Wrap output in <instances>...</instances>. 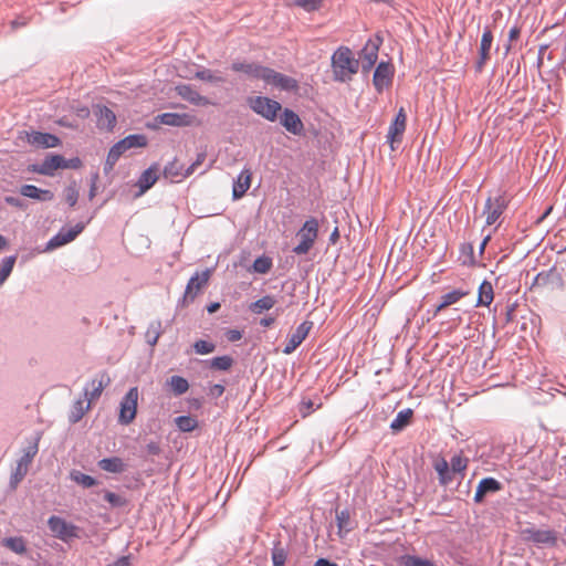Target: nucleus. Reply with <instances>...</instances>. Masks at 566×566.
Segmentation results:
<instances>
[{"mask_svg":"<svg viewBox=\"0 0 566 566\" xmlns=\"http://www.w3.org/2000/svg\"><path fill=\"white\" fill-rule=\"evenodd\" d=\"M379 43L368 41L360 52L361 69L368 72L377 62Z\"/></svg>","mask_w":566,"mask_h":566,"instance_id":"30","label":"nucleus"},{"mask_svg":"<svg viewBox=\"0 0 566 566\" xmlns=\"http://www.w3.org/2000/svg\"><path fill=\"white\" fill-rule=\"evenodd\" d=\"M20 193L23 197L34 199L41 202L51 201L54 193L49 189H41L34 185L25 184L20 187Z\"/></svg>","mask_w":566,"mask_h":566,"instance_id":"31","label":"nucleus"},{"mask_svg":"<svg viewBox=\"0 0 566 566\" xmlns=\"http://www.w3.org/2000/svg\"><path fill=\"white\" fill-rule=\"evenodd\" d=\"M64 157L59 154H49L40 164L31 166V171L43 176L52 177L54 172L62 169Z\"/></svg>","mask_w":566,"mask_h":566,"instance_id":"17","label":"nucleus"},{"mask_svg":"<svg viewBox=\"0 0 566 566\" xmlns=\"http://www.w3.org/2000/svg\"><path fill=\"white\" fill-rule=\"evenodd\" d=\"M158 170V165L154 164L142 172L136 184L138 187L137 196L144 195L156 184L159 179Z\"/></svg>","mask_w":566,"mask_h":566,"instance_id":"25","label":"nucleus"},{"mask_svg":"<svg viewBox=\"0 0 566 566\" xmlns=\"http://www.w3.org/2000/svg\"><path fill=\"white\" fill-rule=\"evenodd\" d=\"M313 323L310 321L302 322L296 329L289 335L287 342L283 348V354L290 355L292 354L306 338L312 328Z\"/></svg>","mask_w":566,"mask_h":566,"instance_id":"19","label":"nucleus"},{"mask_svg":"<svg viewBox=\"0 0 566 566\" xmlns=\"http://www.w3.org/2000/svg\"><path fill=\"white\" fill-rule=\"evenodd\" d=\"M90 221L91 218L86 222H77L71 228H61L60 231L48 241L45 249L50 251L72 242L83 232Z\"/></svg>","mask_w":566,"mask_h":566,"instance_id":"8","label":"nucleus"},{"mask_svg":"<svg viewBox=\"0 0 566 566\" xmlns=\"http://www.w3.org/2000/svg\"><path fill=\"white\" fill-rule=\"evenodd\" d=\"M503 214V211L496 209V208H493L486 216V219H485V224L486 226H492L494 224L499 218Z\"/></svg>","mask_w":566,"mask_h":566,"instance_id":"64","label":"nucleus"},{"mask_svg":"<svg viewBox=\"0 0 566 566\" xmlns=\"http://www.w3.org/2000/svg\"><path fill=\"white\" fill-rule=\"evenodd\" d=\"M111 384V378L106 371L101 374L99 379H93L91 381L92 390L88 391V385L84 388V396L88 401L99 398L105 387Z\"/></svg>","mask_w":566,"mask_h":566,"instance_id":"32","label":"nucleus"},{"mask_svg":"<svg viewBox=\"0 0 566 566\" xmlns=\"http://www.w3.org/2000/svg\"><path fill=\"white\" fill-rule=\"evenodd\" d=\"M264 83L273 85L284 92H296L298 90V81L294 77L276 72L268 67Z\"/></svg>","mask_w":566,"mask_h":566,"instance_id":"13","label":"nucleus"},{"mask_svg":"<svg viewBox=\"0 0 566 566\" xmlns=\"http://www.w3.org/2000/svg\"><path fill=\"white\" fill-rule=\"evenodd\" d=\"M468 463V458L463 457L461 453H455L451 457L449 465L452 468L455 475L459 474L463 478Z\"/></svg>","mask_w":566,"mask_h":566,"instance_id":"47","label":"nucleus"},{"mask_svg":"<svg viewBox=\"0 0 566 566\" xmlns=\"http://www.w3.org/2000/svg\"><path fill=\"white\" fill-rule=\"evenodd\" d=\"M41 436V432H35L33 437L28 439V444L22 449L23 454L18 460L17 468L10 475L11 488L14 489L27 475L29 465L39 451Z\"/></svg>","mask_w":566,"mask_h":566,"instance_id":"2","label":"nucleus"},{"mask_svg":"<svg viewBox=\"0 0 566 566\" xmlns=\"http://www.w3.org/2000/svg\"><path fill=\"white\" fill-rule=\"evenodd\" d=\"M336 524L338 527V533L342 535L349 533L353 530L352 523H350V513L347 509H344L342 511H336Z\"/></svg>","mask_w":566,"mask_h":566,"instance_id":"44","label":"nucleus"},{"mask_svg":"<svg viewBox=\"0 0 566 566\" xmlns=\"http://www.w3.org/2000/svg\"><path fill=\"white\" fill-rule=\"evenodd\" d=\"M177 94L185 101L196 106H206L210 102L206 96L199 94V92L190 84H180L176 86Z\"/></svg>","mask_w":566,"mask_h":566,"instance_id":"23","label":"nucleus"},{"mask_svg":"<svg viewBox=\"0 0 566 566\" xmlns=\"http://www.w3.org/2000/svg\"><path fill=\"white\" fill-rule=\"evenodd\" d=\"M28 142L40 148H54L61 144V139L56 135L42 132H32L29 135Z\"/></svg>","mask_w":566,"mask_h":566,"instance_id":"27","label":"nucleus"},{"mask_svg":"<svg viewBox=\"0 0 566 566\" xmlns=\"http://www.w3.org/2000/svg\"><path fill=\"white\" fill-rule=\"evenodd\" d=\"M504 489V484L493 476L482 478L475 488L473 495L474 504H484L486 499Z\"/></svg>","mask_w":566,"mask_h":566,"instance_id":"11","label":"nucleus"},{"mask_svg":"<svg viewBox=\"0 0 566 566\" xmlns=\"http://www.w3.org/2000/svg\"><path fill=\"white\" fill-rule=\"evenodd\" d=\"M413 411L410 408H406L400 410L395 419L390 422V429L394 433H398L402 431L409 423L412 418Z\"/></svg>","mask_w":566,"mask_h":566,"instance_id":"36","label":"nucleus"},{"mask_svg":"<svg viewBox=\"0 0 566 566\" xmlns=\"http://www.w3.org/2000/svg\"><path fill=\"white\" fill-rule=\"evenodd\" d=\"M2 545L19 555L27 553L25 541L21 536L6 537L2 542Z\"/></svg>","mask_w":566,"mask_h":566,"instance_id":"43","label":"nucleus"},{"mask_svg":"<svg viewBox=\"0 0 566 566\" xmlns=\"http://www.w3.org/2000/svg\"><path fill=\"white\" fill-rule=\"evenodd\" d=\"M96 116V125L101 129L112 130L116 124L115 113L105 105H96L94 107Z\"/></svg>","mask_w":566,"mask_h":566,"instance_id":"26","label":"nucleus"},{"mask_svg":"<svg viewBox=\"0 0 566 566\" xmlns=\"http://www.w3.org/2000/svg\"><path fill=\"white\" fill-rule=\"evenodd\" d=\"M211 269H206L202 272H196L188 281L182 296V303L192 302L198 292L208 283L211 276Z\"/></svg>","mask_w":566,"mask_h":566,"instance_id":"14","label":"nucleus"},{"mask_svg":"<svg viewBox=\"0 0 566 566\" xmlns=\"http://www.w3.org/2000/svg\"><path fill=\"white\" fill-rule=\"evenodd\" d=\"M289 551L284 547L281 541H274L271 548V560L273 566H286Z\"/></svg>","mask_w":566,"mask_h":566,"instance_id":"37","label":"nucleus"},{"mask_svg":"<svg viewBox=\"0 0 566 566\" xmlns=\"http://www.w3.org/2000/svg\"><path fill=\"white\" fill-rule=\"evenodd\" d=\"M555 272V268H552L549 271L547 272H539L538 274H536V276L534 277V282L533 284H537V285H545L548 283V279L549 276Z\"/></svg>","mask_w":566,"mask_h":566,"instance_id":"62","label":"nucleus"},{"mask_svg":"<svg viewBox=\"0 0 566 566\" xmlns=\"http://www.w3.org/2000/svg\"><path fill=\"white\" fill-rule=\"evenodd\" d=\"M104 499L113 506V507H122L126 504V500L122 497L120 495L112 492V491H104Z\"/></svg>","mask_w":566,"mask_h":566,"instance_id":"57","label":"nucleus"},{"mask_svg":"<svg viewBox=\"0 0 566 566\" xmlns=\"http://www.w3.org/2000/svg\"><path fill=\"white\" fill-rule=\"evenodd\" d=\"M275 304V300L271 295H265L249 305V310L254 314H261L264 311L271 310Z\"/></svg>","mask_w":566,"mask_h":566,"instance_id":"42","label":"nucleus"},{"mask_svg":"<svg viewBox=\"0 0 566 566\" xmlns=\"http://www.w3.org/2000/svg\"><path fill=\"white\" fill-rule=\"evenodd\" d=\"M167 384L175 396H181L189 389V381L182 376L174 375L168 379Z\"/></svg>","mask_w":566,"mask_h":566,"instance_id":"41","label":"nucleus"},{"mask_svg":"<svg viewBox=\"0 0 566 566\" xmlns=\"http://www.w3.org/2000/svg\"><path fill=\"white\" fill-rule=\"evenodd\" d=\"M17 261V255H9L2 259L0 263V287L8 280L10 274L12 273L13 266Z\"/></svg>","mask_w":566,"mask_h":566,"instance_id":"46","label":"nucleus"},{"mask_svg":"<svg viewBox=\"0 0 566 566\" xmlns=\"http://www.w3.org/2000/svg\"><path fill=\"white\" fill-rule=\"evenodd\" d=\"M216 344L206 339H198L193 343L192 348L198 355H208L216 350Z\"/></svg>","mask_w":566,"mask_h":566,"instance_id":"52","label":"nucleus"},{"mask_svg":"<svg viewBox=\"0 0 566 566\" xmlns=\"http://www.w3.org/2000/svg\"><path fill=\"white\" fill-rule=\"evenodd\" d=\"M459 252H460L459 259H460L462 265L469 266V268L478 265V261H476L475 254H474V247L471 242L462 243L460 245Z\"/></svg>","mask_w":566,"mask_h":566,"instance_id":"38","label":"nucleus"},{"mask_svg":"<svg viewBox=\"0 0 566 566\" xmlns=\"http://www.w3.org/2000/svg\"><path fill=\"white\" fill-rule=\"evenodd\" d=\"M321 403L315 405L311 399H302L298 406V411L302 418L310 416L315 409L319 408Z\"/></svg>","mask_w":566,"mask_h":566,"instance_id":"56","label":"nucleus"},{"mask_svg":"<svg viewBox=\"0 0 566 566\" xmlns=\"http://www.w3.org/2000/svg\"><path fill=\"white\" fill-rule=\"evenodd\" d=\"M195 77L212 84H220L226 82V77L219 71H211L209 69L198 70Z\"/></svg>","mask_w":566,"mask_h":566,"instance_id":"40","label":"nucleus"},{"mask_svg":"<svg viewBox=\"0 0 566 566\" xmlns=\"http://www.w3.org/2000/svg\"><path fill=\"white\" fill-rule=\"evenodd\" d=\"M493 33L491 31L490 25H485L483 28V32L481 35L480 46H479V56L474 64V70L476 73H481L486 62L490 60V52L493 44Z\"/></svg>","mask_w":566,"mask_h":566,"instance_id":"15","label":"nucleus"},{"mask_svg":"<svg viewBox=\"0 0 566 566\" xmlns=\"http://www.w3.org/2000/svg\"><path fill=\"white\" fill-rule=\"evenodd\" d=\"M138 402V389L132 387L125 394L119 402L118 423L122 426L130 424L136 418Z\"/></svg>","mask_w":566,"mask_h":566,"instance_id":"6","label":"nucleus"},{"mask_svg":"<svg viewBox=\"0 0 566 566\" xmlns=\"http://www.w3.org/2000/svg\"><path fill=\"white\" fill-rule=\"evenodd\" d=\"M271 266H272V260H271V258L265 256V255L258 256L254 260L253 265H252L254 272L260 273V274L268 273L270 271Z\"/></svg>","mask_w":566,"mask_h":566,"instance_id":"54","label":"nucleus"},{"mask_svg":"<svg viewBox=\"0 0 566 566\" xmlns=\"http://www.w3.org/2000/svg\"><path fill=\"white\" fill-rule=\"evenodd\" d=\"M296 235L301 239L298 244L293 248L296 255L307 254L313 248L318 235V221L314 217L305 220L297 231Z\"/></svg>","mask_w":566,"mask_h":566,"instance_id":"4","label":"nucleus"},{"mask_svg":"<svg viewBox=\"0 0 566 566\" xmlns=\"http://www.w3.org/2000/svg\"><path fill=\"white\" fill-rule=\"evenodd\" d=\"M205 363L211 369L227 371L232 367L234 359L229 355H222L208 359Z\"/></svg>","mask_w":566,"mask_h":566,"instance_id":"39","label":"nucleus"},{"mask_svg":"<svg viewBox=\"0 0 566 566\" xmlns=\"http://www.w3.org/2000/svg\"><path fill=\"white\" fill-rule=\"evenodd\" d=\"M494 298L493 286L486 279L482 281L478 289V300L475 306H489Z\"/></svg>","mask_w":566,"mask_h":566,"instance_id":"35","label":"nucleus"},{"mask_svg":"<svg viewBox=\"0 0 566 566\" xmlns=\"http://www.w3.org/2000/svg\"><path fill=\"white\" fill-rule=\"evenodd\" d=\"M161 335V322L154 321L149 324L146 332V340L150 346H155Z\"/></svg>","mask_w":566,"mask_h":566,"instance_id":"50","label":"nucleus"},{"mask_svg":"<svg viewBox=\"0 0 566 566\" xmlns=\"http://www.w3.org/2000/svg\"><path fill=\"white\" fill-rule=\"evenodd\" d=\"M333 78L335 82L346 83L352 80L359 70V61L355 59L352 50L347 46H339L331 57Z\"/></svg>","mask_w":566,"mask_h":566,"instance_id":"1","label":"nucleus"},{"mask_svg":"<svg viewBox=\"0 0 566 566\" xmlns=\"http://www.w3.org/2000/svg\"><path fill=\"white\" fill-rule=\"evenodd\" d=\"M164 176L166 178L186 177L184 166L178 163L177 159L169 161L164 168Z\"/></svg>","mask_w":566,"mask_h":566,"instance_id":"51","label":"nucleus"},{"mask_svg":"<svg viewBox=\"0 0 566 566\" xmlns=\"http://www.w3.org/2000/svg\"><path fill=\"white\" fill-rule=\"evenodd\" d=\"M392 72L390 64L380 62L374 72L373 84L378 93H381L391 82Z\"/></svg>","mask_w":566,"mask_h":566,"instance_id":"24","label":"nucleus"},{"mask_svg":"<svg viewBox=\"0 0 566 566\" xmlns=\"http://www.w3.org/2000/svg\"><path fill=\"white\" fill-rule=\"evenodd\" d=\"M525 542H531L538 547H556L558 543L557 533L554 530H538L526 527L521 532Z\"/></svg>","mask_w":566,"mask_h":566,"instance_id":"7","label":"nucleus"},{"mask_svg":"<svg viewBox=\"0 0 566 566\" xmlns=\"http://www.w3.org/2000/svg\"><path fill=\"white\" fill-rule=\"evenodd\" d=\"M432 467L439 479V484L447 488L454 479L455 474L450 468L449 462L443 457H433Z\"/></svg>","mask_w":566,"mask_h":566,"instance_id":"22","label":"nucleus"},{"mask_svg":"<svg viewBox=\"0 0 566 566\" xmlns=\"http://www.w3.org/2000/svg\"><path fill=\"white\" fill-rule=\"evenodd\" d=\"M322 1L323 0H294V3L305 11L312 12L319 9Z\"/></svg>","mask_w":566,"mask_h":566,"instance_id":"58","label":"nucleus"},{"mask_svg":"<svg viewBox=\"0 0 566 566\" xmlns=\"http://www.w3.org/2000/svg\"><path fill=\"white\" fill-rule=\"evenodd\" d=\"M248 105L256 115L269 122H275L283 108L280 102L268 96L249 97Z\"/></svg>","mask_w":566,"mask_h":566,"instance_id":"5","label":"nucleus"},{"mask_svg":"<svg viewBox=\"0 0 566 566\" xmlns=\"http://www.w3.org/2000/svg\"><path fill=\"white\" fill-rule=\"evenodd\" d=\"M88 409H90V402L86 406H84L83 400H81V399L76 400L73 403L72 409L70 411L69 421L72 424L78 422Z\"/></svg>","mask_w":566,"mask_h":566,"instance_id":"48","label":"nucleus"},{"mask_svg":"<svg viewBox=\"0 0 566 566\" xmlns=\"http://www.w3.org/2000/svg\"><path fill=\"white\" fill-rule=\"evenodd\" d=\"M406 128V114L403 108H400L397 115L395 116L394 122L389 126L387 134V142L391 144V148L394 149V143L400 142V138Z\"/></svg>","mask_w":566,"mask_h":566,"instance_id":"28","label":"nucleus"},{"mask_svg":"<svg viewBox=\"0 0 566 566\" xmlns=\"http://www.w3.org/2000/svg\"><path fill=\"white\" fill-rule=\"evenodd\" d=\"M506 75H512V77H516L520 74L521 70V59L512 57L506 63Z\"/></svg>","mask_w":566,"mask_h":566,"instance_id":"60","label":"nucleus"},{"mask_svg":"<svg viewBox=\"0 0 566 566\" xmlns=\"http://www.w3.org/2000/svg\"><path fill=\"white\" fill-rule=\"evenodd\" d=\"M65 200L70 207H74L78 200V189L75 181H72L64 190Z\"/></svg>","mask_w":566,"mask_h":566,"instance_id":"55","label":"nucleus"},{"mask_svg":"<svg viewBox=\"0 0 566 566\" xmlns=\"http://www.w3.org/2000/svg\"><path fill=\"white\" fill-rule=\"evenodd\" d=\"M401 566H424V558L413 555H402L400 557Z\"/></svg>","mask_w":566,"mask_h":566,"instance_id":"59","label":"nucleus"},{"mask_svg":"<svg viewBox=\"0 0 566 566\" xmlns=\"http://www.w3.org/2000/svg\"><path fill=\"white\" fill-rule=\"evenodd\" d=\"M48 526L54 536L63 542H69L72 538L78 537V527L72 523L66 522L60 516H50L48 520Z\"/></svg>","mask_w":566,"mask_h":566,"instance_id":"12","label":"nucleus"},{"mask_svg":"<svg viewBox=\"0 0 566 566\" xmlns=\"http://www.w3.org/2000/svg\"><path fill=\"white\" fill-rule=\"evenodd\" d=\"M82 166V160L78 157L73 158H64V163L62 164V169H78Z\"/></svg>","mask_w":566,"mask_h":566,"instance_id":"63","label":"nucleus"},{"mask_svg":"<svg viewBox=\"0 0 566 566\" xmlns=\"http://www.w3.org/2000/svg\"><path fill=\"white\" fill-rule=\"evenodd\" d=\"M71 479L72 481L82 485L83 488H92L97 484V480L94 476L85 474L77 470H73L71 472Z\"/></svg>","mask_w":566,"mask_h":566,"instance_id":"49","label":"nucleus"},{"mask_svg":"<svg viewBox=\"0 0 566 566\" xmlns=\"http://www.w3.org/2000/svg\"><path fill=\"white\" fill-rule=\"evenodd\" d=\"M146 146L147 137L144 134H130L115 143L109 150L112 151V156L120 158V156L128 149L143 148Z\"/></svg>","mask_w":566,"mask_h":566,"instance_id":"16","label":"nucleus"},{"mask_svg":"<svg viewBox=\"0 0 566 566\" xmlns=\"http://www.w3.org/2000/svg\"><path fill=\"white\" fill-rule=\"evenodd\" d=\"M280 123L285 128L286 132L301 136L304 133V124L293 109L285 107L281 111Z\"/></svg>","mask_w":566,"mask_h":566,"instance_id":"18","label":"nucleus"},{"mask_svg":"<svg viewBox=\"0 0 566 566\" xmlns=\"http://www.w3.org/2000/svg\"><path fill=\"white\" fill-rule=\"evenodd\" d=\"M231 70L233 72L244 73L251 78L264 81L268 66L254 62L235 61L231 64Z\"/></svg>","mask_w":566,"mask_h":566,"instance_id":"20","label":"nucleus"},{"mask_svg":"<svg viewBox=\"0 0 566 566\" xmlns=\"http://www.w3.org/2000/svg\"><path fill=\"white\" fill-rule=\"evenodd\" d=\"M252 172L250 169H243L238 177L233 180L232 198L238 200L242 198L251 186Z\"/></svg>","mask_w":566,"mask_h":566,"instance_id":"29","label":"nucleus"},{"mask_svg":"<svg viewBox=\"0 0 566 566\" xmlns=\"http://www.w3.org/2000/svg\"><path fill=\"white\" fill-rule=\"evenodd\" d=\"M174 421L181 432H191L198 427V420L189 415L178 416Z\"/></svg>","mask_w":566,"mask_h":566,"instance_id":"45","label":"nucleus"},{"mask_svg":"<svg viewBox=\"0 0 566 566\" xmlns=\"http://www.w3.org/2000/svg\"><path fill=\"white\" fill-rule=\"evenodd\" d=\"M155 120L159 124L172 126V127H187L193 122V116L182 113H163L155 117Z\"/></svg>","mask_w":566,"mask_h":566,"instance_id":"21","label":"nucleus"},{"mask_svg":"<svg viewBox=\"0 0 566 566\" xmlns=\"http://www.w3.org/2000/svg\"><path fill=\"white\" fill-rule=\"evenodd\" d=\"M90 221L91 218L86 222H77L71 228H61L60 231L48 241L45 249L50 251L72 242L83 232Z\"/></svg>","mask_w":566,"mask_h":566,"instance_id":"10","label":"nucleus"},{"mask_svg":"<svg viewBox=\"0 0 566 566\" xmlns=\"http://www.w3.org/2000/svg\"><path fill=\"white\" fill-rule=\"evenodd\" d=\"M430 239H432V241H429L428 239L426 241L427 249L431 244H433L434 247L432 248V252L431 253H434V249H438V251H437L438 252L437 259H439L440 255L442 253H444L446 250H447V242H446L443 237H441V235L438 237L436 233H431Z\"/></svg>","mask_w":566,"mask_h":566,"instance_id":"53","label":"nucleus"},{"mask_svg":"<svg viewBox=\"0 0 566 566\" xmlns=\"http://www.w3.org/2000/svg\"><path fill=\"white\" fill-rule=\"evenodd\" d=\"M97 465L103 471L116 474L123 473L126 469L123 459L119 457L103 458L97 462Z\"/></svg>","mask_w":566,"mask_h":566,"instance_id":"34","label":"nucleus"},{"mask_svg":"<svg viewBox=\"0 0 566 566\" xmlns=\"http://www.w3.org/2000/svg\"><path fill=\"white\" fill-rule=\"evenodd\" d=\"M467 294H468V292L463 291L461 289H453L452 291L444 293L443 295H441L439 303L432 305L433 306V310H432L433 316H436L444 307L457 303L460 298H462Z\"/></svg>","mask_w":566,"mask_h":566,"instance_id":"33","label":"nucleus"},{"mask_svg":"<svg viewBox=\"0 0 566 566\" xmlns=\"http://www.w3.org/2000/svg\"><path fill=\"white\" fill-rule=\"evenodd\" d=\"M90 221L91 218L86 222H77L71 228H61L60 231L48 241L45 249L50 251L72 242L83 232Z\"/></svg>","mask_w":566,"mask_h":566,"instance_id":"9","label":"nucleus"},{"mask_svg":"<svg viewBox=\"0 0 566 566\" xmlns=\"http://www.w3.org/2000/svg\"><path fill=\"white\" fill-rule=\"evenodd\" d=\"M448 370L444 368H430V380L427 382V398L430 397L432 403L446 407V400L449 391L446 388Z\"/></svg>","mask_w":566,"mask_h":566,"instance_id":"3","label":"nucleus"},{"mask_svg":"<svg viewBox=\"0 0 566 566\" xmlns=\"http://www.w3.org/2000/svg\"><path fill=\"white\" fill-rule=\"evenodd\" d=\"M146 455L158 457L161 453V447L158 441L150 440L146 443L145 448Z\"/></svg>","mask_w":566,"mask_h":566,"instance_id":"61","label":"nucleus"}]
</instances>
